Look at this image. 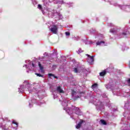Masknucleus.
<instances>
[{"label": "nucleus", "instance_id": "f257e3e1", "mask_svg": "<svg viewBox=\"0 0 130 130\" xmlns=\"http://www.w3.org/2000/svg\"><path fill=\"white\" fill-rule=\"evenodd\" d=\"M110 32H111V33H117V35H118L119 36V38H122V37H123V36L126 35V33L125 32H122L121 34H119V30L118 29H111L110 30Z\"/></svg>", "mask_w": 130, "mask_h": 130}, {"label": "nucleus", "instance_id": "f03ea898", "mask_svg": "<svg viewBox=\"0 0 130 130\" xmlns=\"http://www.w3.org/2000/svg\"><path fill=\"white\" fill-rule=\"evenodd\" d=\"M58 29V27L57 26V25H54L50 28V31L51 32H52V33H53L54 34H57Z\"/></svg>", "mask_w": 130, "mask_h": 130}, {"label": "nucleus", "instance_id": "7ed1b4c3", "mask_svg": "<svg viewBox=\"0 0 130 130\" xmlns=\"http://www.w3.org/2000/svg\"><path fill=\"white\" fill-rule=\"evenodd\" d=\"M72 109L73 111H75L76 114H78V115H81L82 114L81 110H80L79 108L76 107H73Z\"/></svg>", "mask_w": 130, "mask_h": 130}, {"label": "nucleus", "instance_id": "20e7f679", "mask_svg": "<svg viewBox=\"0 0 130 130\" xmlns=\"http://www.w3.org/2000/svg\"><path fill=\"white\" fill-rule=\"evenodd\" d=\"M86 55L88 56L87 61L89 62V63H92L93 61H94V57L91 56L89 54H86Z\"/></svg>", "mask_w": 130, "mask_h": 130}, {"label": "nucleus", "instance_id": "39448f33", "mask_svg": "<svg viewBox=\"0 0 130 130\" xmlns=\"http://www.w3.org/2000/svg\"><path fill=\"white\" fill-rule=\"evenodd\" d=\"M56 91L58 93H64V91L62 90V88L60 86H58L56 88Z\"/></svg>", "mask_w": 130, "mask_h": 130}, {"label": "nucleus", "instance_id": "423d86ee", "mask_svg": "<svg viewBox=\"0 0 130 130\" xmlns=\"http://www.w3.org/2000/svg\"><path fill=\"white\" fill-rule=\"evenodd\" d=\"M84 122V120H81L78 123V124L76 125V128H80L82 124Z\"/></svg>", "mask_w": 130, "mask_h": 130}, {"label": "nucleus", "instance_id": "0eeeda50", "mask_svg": "<svg viewBox=\"0 0 130 130\" xmlns=\"http://www.w3.org/2000/svg\"><path fill=\"white\" fill-rule=\"evenodd\" d=\"M3 128L4 130H10V129H9L10 128V127H9V124H5V125L3 126Z\"/></svg>", "mask_w": 130, "mask_h": 130}, {"label": "nucleus", "instance_id": "6e6552de", "mask_svg": "<svg viewBox=\"0 0 130 130\" xmlns=\"http://www.w3.org/2000/svg\"><path fill=\"white\" fill-rule=\"evenodd\" d=\"M105 75H106V71H104L100 73V75L101 76V77H104V76H105Z\"/></svg>", "mask_w": 130, "mask_h": 130}, {"label": "nucleus", "instance_id": "1a4fd4ad", "mask_svg": "<svg viewBox=\"0 0 130 130\" xmlns=\"http://www.w3.org/2000/svg\"><path fill=\"white\" fill-rule=\"evenodd\" d=\"M12 123L15 125V127H18V122H17L15 120H13L12 121Z\"/></svg>", "mask_w": 130, "mask_h": 130}, {"label": "nucleus", "instance_id": "9d476101", "mask_svg": "<svg viewBox=\"0 0 130 130\" xmlns=\"http://www.w3.org/2000/svg\"><path fill=\"white\" fill-rule=\"evenodd\" d=\"M101 123H102V124H104V125H106V124H107V123L105 121V120H104L103 119L101 120Z\"/></svg>", "mask_w": 130, "mask_h": 130}, {"label": "nucleus", "instance_id": "9b49d317", "mask_svg": "<svg viewBox=\"0 0 130 130\" xmlns=\"http://www.w3.org/2000/svg\"><path fill=\"white\" fill-rule=\"evenodd\" d=\"M38 64L41 71H43V67L41 65L40 62H39Z\"/></svg>", "mask_w": 130, "mask_h": 130}, {"label": "nucleus", "instance_id": "f8f14e48", "mask_svg": "<svg viewBox=\"0 0 130 130\" xmlns=\"http://www.w3.org/2000/svg\"><path fill=\"white\" fill-rule=\"evenodd\" d=\"M72 95L73 97H75V95H77V92L74 90H72Z\"/></svg>", "mask_w": 130, "mask_h": 130}, {"label": "nucleus", "instance_id": "ddd939ff", "mask_svg": "<svg viewBox=\"0 0 130 130\" xmlns=\"http://www.w3.org/2000/svg\"><path fill=\"white\" fill-rule=\"evenodd\" d=\"M102 43H104V41L97 42L96 45H100Z\"/></svg>", "mask_w": 130, "mask_h": 130}, {"label": "nucleus", "instance_id": "4468645a", "mask_svg": "<svg viewBox=\"0 0 130 130\" xmlns=\"http://www.w3.org/2000/svg\"><path fill=\"white\" fill-rule=\"evenodd\" d=\"M38 8H39V10H42V6H41V5L39 4L38 6Z\"/></svg>", "mask_w": 130, "mask_h": 130}, {"label": "nucleus", "instance_id": "2eb2a0df", "mask_svg": "<svg viewBox=\"0 0 130 130\" xmlns=\"http://www.w3.org/2000/svg\"><path fill=\"white\" fill-rule=\"evenodd\" d=\"M82 52H83V50H82V49L80 48V49L78 50V53H82Z\"/></svg>", "mask_w": 130, "mask_h": 130}, {"label": "nucleus", "instance_id": "dca6fc26", "mask_svg": "<svg viewBox=\"0 0 130 130\" xmlns=\"http://www.w3.org/2000/svg\"><path fill=\"white\" fill-rule=\"evenodd\" d=\"M65 34L66 35H67V36H70V32H68V31L66 32Z\"/></svg>", "mask_w": 130, "mask_h": 130}, {"label": "nucleus", "instance_id": "f3484780", "mask_svg": "<svg viewBox=\"0 0 130 130\" xmlns=\"http://www.w3.org/2000/svg\"><path fill=\"white\" fill-rule=\"evenodd\" d=\"M92 88H96L97 87V84H94L92 85Z\"/></svg>", "mask_w": 130, "mask_h": 130}, {"label": "nucleus", "instance_id": "a211bd4d", "mask_svg": "<svg viewBox=\"0 0 130 130\" xmlns=\"http://www.w3.org/2000/svg\"><path fill=\"white\" fill-rule=\"evenodd\" d=\"M36 75H37V77H42V75L40 74L36 73Z\"/></svg>", "mask_w": 130, "mask_h": 130}, {"label": "nucleus", "instance_id": "6ab92c4d", "mask_svg": "<svg viewBox=\"0 0 130 130\" xmlns=\"http://www.w3.org/2000/svg\"><path fill=\"white\" fill-rule=\"evenodd\" d=\"M74 72H75V73H78V69L77 68H75Z\"/></svg>", "mask_w": 130, "mask_h": 130}, {"label": "nucleus", "instance_id": "aec40b11", "mask_svg": "<svg viewBox=\"0 0 130 130\" xmlns=\"http://www.w3.org/2000/svg\"><path fill=\"white\" fill-rule=\"evenodd\" d=\"M48 76H49V77H53V74H51V73H50V74H48Z\"/></svg>", "mask_w": 130, "mask_h": 130}, {"label": "nucleus", "instance_id": "412c9836", "mask_svg": "<svg viewBox=\"0 0 130 130\" xmlns=\"http://www.w3.org/2000/svg\"><path fill=\"white\" fill-rule=\"evenodd\" d=\"M31 66L33 68H35V64L34 63H32Z\"/></svg>", "mask_w": 130, "mask_h": 130}, {"label": "nucleus", "instance_id": "4be33fe9", "mask_svg": "<svg viewBox=\"0 0 130 130\" xmlns=\"http://www.w3.org/2000/svg\"><path fill=\"white\" fill-rule=\"evenodd\" d=\"M58 3H59V4H63V1L59 2H58Z\"/></svg>", "mask_w": 130, "mask_h": 130}, {"label": "nucleus", "instance_id": "5701e85b", "mask_svg": "<svg viewBox=\"0 0 130 130\" xmlns=\"http://www.w3.org/2000/svg\"><path fill=\"white\" fill-rule=\"evenodd\" d=\"M59 16H60V19H62V16H61V15H60Z\"/></svg>", "mask_w": 130, "mask_h": 130}, {"label": "nucleus", "instance_id": "b1692460", "mask_svg": "<svg viewBox=\"0 0 130 130\" xmlns=\"http://www.w3.org/2000/svg\"><path fill=\"white\" fill-rule=\"evenodd\" d=\"M128 83H130V78H129L127 80Z\"/></svg>", "mask_w": 130, "mask_h": 130}, {"label": "nucleus", "instance_id": "393cba45", "mask_svg": "<svg viewBox=\"0 0 130 130\" xmlns=\"http://www.w3.org/2000/svg\"><path fill=\"white\" fill-rule=\"evenodd\" d=\"M55 78L56 79L57 77H55Z\"/></svg>", "mask_w": 130, "mask_h": 130}, {"label": "nucleus", "instance_id": "a878e982", "mask_svg": "<svg viewBox=\"0 0 130 130\" xmlns=\"http://www.w3.org/2000/svg\"><path fill=\"white\" fill-rule=\"evenodd\" d=\"M100 130H101V129H100Z\"/></svg>", "mask_w": 130, "mask_h": 130}]
</instances>
